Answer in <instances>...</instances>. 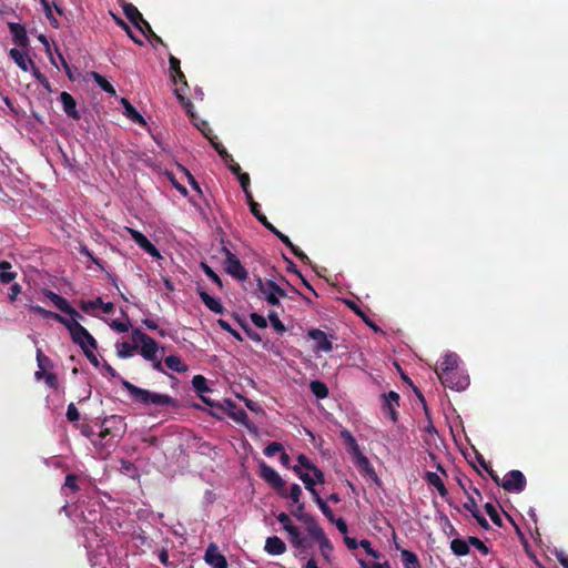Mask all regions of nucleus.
Listing matches in <instances>:
<instances>
[{
	"label": "nucleus",
	"instance_id": "f257e3e1",
	"mask_svg": "<svg viewBox=\"0 0 568 568\" xmlns=\"http://www.w3.org/2000/svg\"><path fill=\"white\" fill-rule=\"evenodd\" d=\"M437 377L445 387L453 390H464L469 385V377L459 367V357L456 353H447L440 362L439 368L435 371Z\"/></svg>",
	"mask_w": 568,
	"mask_h": 568
},
{
	"label": "nucleus",
	"instance_id": "f03ea898",
	"mask_svg": "<svg viewBox=\"0 0 568 568\" xmlns=\"http://www.w3.org/2000/svg\"><path fill=\"white\" fill-rule=\"evenodd\" d=\"M175 95L179 99L182 106L184 108V110L186 111V113L192 119L194 125L211 141L212 146L215 149V151L219 153V155L222 158V160L225 162V164L229 166L232 173L237 175V178L240 176V174H243L241 172V166L234 162L232 155L225 150V148L221 143L213 141L211 136L212 130L209 128L207 122H197L195 114L193 112V104L189 99H186L182 94V89H175Z\"/></svg>",
	"mask_w": 568,
	"mask_h": 568
},
{
	"label": "nucleus",
	"instance_id": "7ed1b4c3",
	"mask_svg": "<svg viewBox=\"0 0 568 568\" xmlns=\"http://www.w3.org/2000/svg\"><path fill=\"white\" fill-rule=\"evenodd\" d=\"M121 384L123 388L128 392L131 400L142 404L144 406H154V407H176V399L166 394L151 392L145 388H141L135 386L121 378Z\"/></svg>",
	"mask_w": 568,
	"mask_h": 568
},
{
	"label": "nucleus",
	"instance_id": "20e7f679",
	"mask_svg": "<svg viewBox=\"0 0 568 568\" xmlns=\"http://www.w3.org/2000/svg\"><path fill=\"white\" fill-rule=\"evenodd\" d=\"M100 518V514L95 510H89L88 516H84L85 526L82 527L83 536L85 538V548L88 549L89 560L92 566L101 564L98 560V556H102L101 542L102 538L98 532L97 520Z\"/></svg>",
	"mask_w": 568,
	"mask_h": 568
},
{
	"label": "nucleus",
	"instance_id": "39448f33",
	"mask_svg": "<svg viewBox=\"0 0 568 568\" xmlns=\"http://www.w3.org/2000/svg\"><path fill=\"white\" fill-rule=\"evenodd\" d=\"M132 339L136 345L140 346V354L143 356V358L152 362L153 368L155 371L163 373L164 371L160 359V348L158 343L152 337L138 328L132 332Z\"/></svg>",
	"mask_w": 568,
	"mask_h": 568
},
{
	"label": "nucleus",
	"instance_id": "423d86ee",
	"mask_svg": "<svg viewBox=\"0 0 568 568\" xmlns=\"http://www.w3.org/2000/svg\"><path fill=\"white\" fill-rule=\"evenodd\" d=\"M80 316H70L65 328L69 331L73 343L78 344L82 351L88 348H97V341L88 332V329L79 323Z\"/></svg>",
	"mask_w": 568,
	"mask_h": 568
},
{
	"label": "nucleus",
	"instance_id": "0eeeda50",
	"mask_svg": "<svg viewBox=\"0 0 568 568\" xmlns=\"http://www.w3.org/2000/svg\"><path fill=\"white\" fill-rule=\"evenodd\" d=\"M258 297L265 300L270 305L278 306L280 298L286 297V293L274 281L267 280L263 282L258 278L257 283Z\"/></svg>",
	"mask_w": 568,
	"mask_h": 568
},
{
	"label": "nucleus",
	"instance_id": "6e6552de",
	"mask_svg": "<svg viewBox=\"0 0 568 568\" xmlns=\"http://www.w3.org/2000/svg\"><path fill=\"white\" fill-rule=\"evenodd\" d=\"M221 252L224 254V271L231 275L232 277L236 278L240 282H244L247 278V272L242 265L241 261L237 258V256L232 253L226 246H223L221 248Z\"/></svg>",
	"mask_w": 568,
	"mask_h": 568
},
{
	"label": "nucleus",
	"instance_id": "1a4fd4ad",
	"mask_svg": "<svg viewBox=\"0 0 568 568\" xmlns=\"http://www.w3.org/2000/svg\"><path fill=\"white\" fill-rule=\"evenodd\" d=\"M278 523L282 524L283 528L290 536V542L296 549H305L308 547L307 539L302 536L300 529L292 524L290 516L285 513H281L277 516Z\"/></svg>",
	"mask_w": 568,
	"mask_h": 568
},
{
	"label": "nucleus",
	"instance_id": "9d476101",
	"mask_svg": "<svg viewBox=\"0 0 568 568\" xmlns=\"http://www.w3.org/2000/svg\"><path fill=\"white\" fill-rule=\"evenodd\" d=\"M526 484V478L520 470H510L505 475L501 486L509 493H521Z\"/></svg>",
	"mask_w": 568,
	"mask_h": 568
},
{
	"label": "nucleus",
	"instance_id": "9b49d317",
	"mask_svg": "<svg viewBox=\"0 0 568 568\" xmlns=\"http://www.w3.org/2000/svg\"><path fill=\"white\" fill-rule=\"evenodd\" d=\"M307 336L315 342L314 352H332L333 343L328 338L327 334L318 328H312L307 332Z\"/></svg>",
	"mask_w": 568,
	"mask_h": 568
},
{
	"label": "nucleus",
	"instance_id": "f8f14e48",
	"mask_svg": "<svg viewBox=\"0 0 568 568\" xmlns=\"http://www.w3.org/2000/svg\"><path fill=\"white\" fill-rule=\"evenodd\" d=\"M42 294L48 300H50L58 310H60L64 314H67L69 316H80L79 312L74 307H72L65 298L58 295L53 291L44 288L42 291Z\"/></svg>",
	"mask_w": 568,
	"mask_h": 568
},
{
	"label": "nucleus",
	"instance_id": "ddd939ff",
	"mask_svg": "<svg viewBox=\"0 0 568 568\" xmlns=\"http://www.w3.org/2000/svg\"><path fill=\"white\" fill-rule=\"evenodd\" d=\"M132 240L146 253H149L153 257H160V253L158 248L148 240L145 235H143L141 232L128 229Z\"/></svg>",
	"mask_w": 568,
	"mask_h": 568
},
{
	"label": "nucleus",
	"instance_id": "4468645a",
	"mask_svg": "<svg viewBox=\"0 0 568 568\" xmlns=\"http://www.w3.org/2000/svg\"><path fill=\"white\" fill-rule=\"evenodd\" d=\"M205 561L212 567V568H227V561L225 557L220 554L217 550V547L213 544H211L206 551H205Z\"/></svg>",
	"mask_w": 568,
	"mask_h": 568
},
{
	"label": "nucleus",
	"instance_id": "2eb2a0df",
	"mask_svg": "<svg viewBox=\"0 0 568 568\" xmlns=\"http://www.w3.org/2000/svg\"><path fill=\"white\" fill-rule=\"evenodd\" d=\"M261 467V476L262 478L267 481L270 485H272L276 489H281L284 487V480L278 475V473L272 468L271 466L266 465L265 463H262L260 465Z\"/></svg>",
	"mask_w": 568,
	"mask_h": 568
},
{
	"label": "nucleus",
	"instance_id": "dca6fc26",
	"mask_svg": "<svg viewBox=\"0 0 568 568\" xmlns=\"http://www.w3.org/2000/svg\"><path fill=\"white\" fill-rule=\"evenodd\" d=\"M353 457V462L355 464V466L358 468V470L364 474L365 476L374 479V480H377V476H376V473L371 464V462L368 460V458L366 456H364L362 454V452H357L356 454L352 455Z\"/></svg>",
	"mask_w": 568,
	"mask_h": 568
},
{
	"label": "nucleus",
	"instance_id": "f3484780",
	"mask_svg": "<svg viewBox=\"0 0 568 568\" xmlns=\"http://www.w3.org/2000/svg\"><path fill=\"white\" fill-rule=\"evenodd\" d=\"M225 405L227 406V414L233 420L251 428L248 416L243 408H237L232 400H225Z\"/></svg>",
	"mask_w": 568,
	"mask_h": 568
},
{
	"label": "nucleus",
	"instance_id": "a211bd4d",
	"mask_svg": "<svg viewBox=\"0 0 568 568\" xmlns=\"http://www.w3.org/2000/svg\"><path fill=\"white\" fill-rule=\"evenodd\" d=\"M301 521L305 525L306 531L314 540L317 541L325 536L324 530L318 526L312 516L303 515L301 516Z\"/></svg>",
	"mask_w": 568,
	"mask_h": 568
},
{
	"label": "nucleus",
	"instance_id": "6ab92c4d",
	"mask_svg": "<svg viewBox=\"0 0 568 568\" xmlns=\"http://www.w3.org/2000/svg\"><path fill=\"white\" fill-rule=\"evenodd\" d=\"M60 101L62 103L63 111L67 113L69 118L73 120L80 119V114L77 110V102L70 93L61 92Z\"/></svg>",
	"mask_w": 568,
	"mask_h": 568
},
{
	"label": "nucleus",
	"instance_id": "aec40b11",
	"mask_svg": "<svg viewBox=\"0 0 568 568\" xmlns=\"http://www.w3.org/2000/svg\"><path fill=\"white\" fill-rule=\"evenodd\" d=\"M264 549L270 555L278 556L286 551V545L277 536H272L266 538Z\"/></svg>",
	"mask_w": 568,
	"mask_h": 568
},
{
	"label": "nucleus",
	"instance_id": "412c9836",
	"mask_svg": "<svg viewBox=\"0 0 568 568\" xmlns=\"http://www.w3.org/2000/svg\"><path fill=\"white\" fill-rule=\"evenodd\" d=\"M80 307L83 312H91L98 307H101L102 312L104 314H109L113 311V304L108 302V303H104L100 297L93 300V301H82L80 303Z\"/></svg>",
	"mask_w": 568,
	"mask_h": 568
},
{
	"label": "nucleus",
	"instance_id": "4be33fe9",
	"mask_svg": "<svg viewBox=\"0 0 568 568\" xmlns=\"http://www.w3.org/2000/svg\"><path fill=\"white\" fill-rule=\"evenodd\" d=\"M9 55L22 71H28L30 67H33V62L29 55L19 49H11Z\"/></svg>",
	"mask_w": 568,
	"mask_h": 568
},
{
	"label": "nucleus",
	"instance_id": "5701e85b",
	"mask_svg": "<svg viewBox=\"0 0 568 568\" xmlns=\"http://www.w3.org/2000/svg\"><path fill=\"white\" fill-rule=\"evenodd\" d=\"M297 465L300 466L301 470L303 468L312 471L313 476L318 480V483H324V474L322 470H320L316 466H314L310 459L305 455H300L297 457Z\"/></svg>",
	"mask_w": 568,
	"mask_h": 568
},
{
	"label": "nucleus",
	"instance_id": "b1692460",
	"mask_svg": "<svg viewBox=\"0 0 568 568\" xmlns=\"http://www.w3.org/2000/svg\"><path fill=\"white\" fill-rule=\"evenodd\" d=\"M200 298L201 301L204 303V305L212 312L216 313V314H222L223 311H224V307L223 305L221 304V302L211 296L209 293L204 292V291H201L200 293Z\"/></svg>",
	"mask_w": 568,
	"mask_h": 568
},
{
	"label": "nucleus",
	"instance_id": "393cba45",
	"mask_svg": "<svg viewBox=\"0 0 568 568\" xmlns=\"http://www.w3.org/2000/svg\"><path fill=\"white\" fill-rule=\"evenodd\" d=\"M9 30L13 37L16 43L20 45H26L28 42V36L23 26L19 23L11 22L9 23Z\"/></svg>",
	"mask_w": 568,
	"mask_h": 568
},
{
	"label": "nucleus",
	"instance_id": "a878e982",
	"mask_svg": "<svg viewBox=\"0 0 568 568\" xmlns=\"http://www.w3.org/2000/svg\"><path fill=\"white\" fill-rule=\"evenodd\" d=\"M123 12L135 28H140V22L143 21V17L135 6L132 3L124 4Z\"/></svg>",
	"mask_w": 568,
	"mask_h": 568
},
{
	"label": "nucleus",
	"instance_id": "bb28decb",
	"mask_svg": "<svg viewBox=\"0 0 568 568\" xmlns=\"http://www.w3.org/2000/svg\"><path fill=\"white\" fill-rule=\"evenodd\" d=\"M425 479L429 485L434 486L437 489L442 497H445L447 495V489L438 474L427 471L425 474Z\"/></svg>",
	"mask_w": 568,
	"mask_h": 568
},
{
	"label": "nucleus",
	"instance_id": "cd10ccee",
	"mask_svg": "<svg viewBox=\"0 0 568 568\" xmlns=\"http://www.w3.org/2000/svg\"><path fill=\"white\" fill-rule=\"evenodd\" d=\"M122 105L124 108V114L133 122L144 124L143 116L135 110V108L126 100L122 99Z\"/></svg>",
	"mask_w": 568,
	"mask_h": 568
},
{
	"label": "nucleus",
	"instance_id": "c85d7f7f",
	"mask_svg": "<svg viewBox=\"0 0 568 568\" xmlns=\"http://www.w3.org/2000/svg\"><path fill=\"white\" fill-rule=\"evenodd\" d=\"M169 62H170V70L172 71V73H174L173 81L175 82L176 80H179L183 83V85L186 87L187 82H186L184 73L181 71L180 60L178 58H175L174 55H170Z\"/></svg>",
	"mask_w": 568,
	"mask_h": 568
},
{
	"label": "nucleus",
	"instance_id": "c756f323",
	"mask_svg": "<svg viewBox=\"0 0 568 568\" xmlns=\"http://www.w3.org/2000/svg\"><path fill=\"white\" fill-rule=\"evenodd\" d=\"M278 240L284 244L286 245L287 247L291 248V251L293 252V254L298 257L302 262L304 263H311L308 256L300 248L297 247L296 245H294L291 240L288 239V236H286L285 234H282Z\"/></svg>",
	"mask_w": 568,
	"mask_h": 568
},
{
	"label": "nucleus",
	"instance_id": "7c9ffc66",
	"mask_svg": "<svg viewBox=\"0 0 568 568\" xmlns=\"http://www.w3.org/2000/svg\"><path fill=\"white\" fill-rule=\"evenodd\" d=\"M165 365L173 372L185 373L189 367L185 365L179 356L170 355L165 359Z\"/></svg>",
	"mask_w": 568,
	"mask_h": 568
},
{
	"label": "nucleus",
	"instance_id": "2f4dec72",
	"mask_svg": "<svg viewBox=\"0 0 568 568\" xmlns=\"http://www.w3.org/2000/svg\"><path fill=\"white\" fill-rule=\"evenodd\" d=\"M293 470L298 475L301 480L304 483L305 488L310 493H315V481H318L315 477L313 478L308 473L301 470L300 466H294Z\"/></svg>",
	"mask_w": 568,
	"mask_h": 568
},
{
	"label": "nucleus",
	"instance_id": "473e14b6",
	"mask_svg": "<svg viewBox=\"0 0 568 568\" xmlns=\"http://www.w3.org/2000/svg\"><path fill=\"white\" fill-rule=\"evenodd\" d=\"M10 270H11V264L9 262H7V261L0 262V281L4 284L12 282L17 276V273L11 272Z\"/></svg>",
	"mask_w": 568,
	"mask_h": 568
},
{
	"label": "nucleus",
	"instance_id": "72a5a7b5",
	"mask_svg": "<svg viewBox=\"0 0 568 568\" xmlns=\"http://www.w3.org/2000/svg\"><path fill=\"white\" fill-rule=\"evenodd\" d=\"M450 548L456 556H465L469 552V542L463 539H454Z\"/></svg>",
	"mask_w": 568,
	"mask_h": 568
},
{
	"label": "nucleus",
	"instance_id": "f704fd0d",
	"mask_svg": "<svg viewBox=\"0 0 568 568\" xmlns=\"http://www.w3.org/2000/svg\"><path fill=\"white\" fill-rule=\"evenodd\" d=\"M310 388L312 393L320 399H323L328 395L327 386L321 381H312L310 384Z\"/></svg>",
	"mask_w": 568,
	"mask_h": 568
},
{
	"label": "nucleus",
	"instance_id": "c9c22d12",
	"mask_svg": "<svg viewBox=\"0 0 568 568\" xmlns=\"http://www.w3.org/2000/svg\"><path fill=\"white\" fill-rule=\"evenodd\" d=\"M91 77L93 78L94 82L106 93L115 94V90L111 83L108 82V80L101 75L98 72H92Z\"/></svg>",
	"mask_w": 568,
	"mask_h": 568
},
{
	"label": "nucleus",
	"instance_id": "e433bc0d",
	"mask_svg": "<svg viewBox=\"0 0 568 568\" xmlns=\"http://www.w3.org/2000/svg\"><path fill=\"white\" fill-rule=\"evenodd\" d=\"M192 386L194 388V390L199 394V395H202V394H205L207 392H210V387L207 386V381L204 376L202 375H195L192 379Z\"/></svg>",
	"mask_w": 568,
	"mask_h": 568
},
{
	"label": "nucleus",
	"instance_id": "4c0bfd02",
	"mask_svg": "<svg viewBox=\"0 0 568 568\" xmlns=\"http://www.w3.org/2000/svg\"><path fill=\"white\" fill-rule=\"evenodd\" d=\"M317 542H318L322 556L325 558V560L329 561L332 552H333L332 542L329 541V539L326 536L322 537L320 540H317Z\"/></svg>",
	"mask_w": 568,
	"mask_h": 568
},
{
	"label": "nucleus",
	"instance_id": "58836bf2",
	"mask_svg": "<svg viewBox=\"0 0 568 568\" xmlns=\"http://www.w3.org/2000/svg\"><path fill=\"white\" fill-rule=\"evenodd\" d=\"M402 558L405 568H418V559L414 552L402 550Z\"/></svg>",
	"mask_w": 568,
	"mask_h": 568
},
{
	"label": "nucleus",
	"instance_id": "ea45409f",
	"mask_svg": "<svg viewBox=\"0 0 568 568\" xmlns=\"http://www.w3.org/2000/svg\"><path fill=\"white\" fill-rule=\"evenodd\" d=\"M133 349H134V347L128 342H122V343L116 344V353H118V356L121 358L131 357L133 354Z\"/></svg>",
	"mask_w": 568,
	"mask_h": 568
},
{
	"label": "nucleus",
	"instance_id": "a19ab883",
	"mask_svg": "<svg viewBox=\"0 0 568 568\" xmlns=\"http://www.w3.org/2000/svg\"><path fill=\"white\" fill-rule=\"evenodd\" d=\"M342 436L343 438L345 439L346 444H347V449H348V453L351 455H354L356 454L357 452H359V446L357 445L355 438L352 436L351 433L348 432H343L342 433Z\"/></svg>",
	"mask_w": 568,
	"mask_h": 568
},
{
	"label": "nucleus",
	"instance_id": "79ce46f5",
	"mask_svg": "<svg viewBox=\"0 0 568 568\" xmlns=\"http://www.w3.org/2000/svg\"><path fill=\"white\" fill-rule=\"evenodd\" d=\"M268 320L271 322V325L272 327L278 333V334H283L286 328L284 326V324L281 322V320L278 318L277 314L274 312V311H271L268 313Z\"/></svg>",
	"mask_w": 568,
	"mask_h": 568
},
{
	"label": "nucleus",
	"instance_id": "37998d69",
	"mask_svg": "<svg viewBox=\"0 0 568 568\" xmlns=\"http://www.w3.org/2000/svg\"><path fill=\"white\" fill-rule=\"evenodd\" d=\"M201 268L213 283H215L219 287H222V281L220 276L207 264L201 263Z\"/></svg>",
	"mask_w": 568,
	"mask_h": 568
},
{
	"label": "nucleus",
	"instance_id": "c03bdc74",
	"mask_svg": "<svg viewBox=\"0 0 568 568\" xmlns=\"http://www.w3.org/2000/svg\"><path fill=\"white\" fill-rule=\"evenodd\" d=\"M41 2H42V6H43V10H44L45 17L50 21L51 26L53 28H55V29L59 28V22H58L57 18L52 13V9H51L50 3L47 0H41Z\"/></svg>",
	"mask_w": 568,
	"mask_h": 568
},
{
	"label": "nucleus",
	"instance_id": "a18cd8bd",
	"mask_svg": "<svg viewBox=\"0 0 568 568\" xmlns=\"http://www.w3.org/2000/svg\"><path fill=\"white\" fill-rule=\"evenodd\" d=\"M485 510L494 524H496L497 526H501V518L493 504L487 503L485 505Z\"/></svg>",
	"mask_w": 568,
	"mask_h": 568
},
{
	"label": "nucleus",
	"instance_id": "49530a36",
	"mask_svg": "<svg viewBox=\"0 0 568 568\" xmlns=\"http://www.w3.org/2000/svg\"><path fill=\"white\" fill-rule=\"evenodd\" d=\"M283 452V446L277 443V442H272L270 443L265 448H264V454L267 456V457H273L275 456V454L277 453H282Z\"/></svg>",
	"mask_w": 568,
	"mask_h": 568
},
{
	"label": "nucleus",
	"instance_id": "de8ad7c7",
	"mask_svg": "<svg viewBox=\"0 0 568 568\" xmlns=\"http://www.w3.org/2000/svg\"><path fill=\"white\" fill-rule=\"evenodd\" d=\"M145 37H153L156 41H161V39L152 31L151 26L148 21L143 19V21L140 22V28H136Z\"/></svg>",
	"mask_w": 568,
	"mask_h": 568
},
{
	"label": "nucleus",
	"instance_id": "09e8293b",
	"mask_svg": "<svg viewBox=\"0 0 568 568\" xmlns=\"http://www.w3.org/2000/svg\"><path fill=\"white\" fill-rule=\"evenodd\" d=\"M301 495L302 488L300 487V485L293 484L290 488V494L285 495V497L291 498L294 504H298Z\"/></svg>",
	"mask_w": 568,
	"mask_h": 568
},
{
	"label": "nucleus",
	"instance_id": "8fccbe9b",
	"mask_svg": "<svg viewBox=\"0 0 568 568\" xmlns=\"http://www.w3.org/2000/svg\"><path fill=\"white\" fill-rule=\"evenodd\" d=\"M110 326L112 327V329H114L118 333H125L130 329L131 324L129 321H126V322L112 321L110 323Z\"/></svg>",
	"mask_w": 568,
	"mask_h": 568
},
{
	"label": "nucleus",
	"instance_id": "3c124183",
	"mask_svg": "<svg viewBox=\"0 0 568 568\" xmlns=\"http://www.w3.org/2000/svg\"><path fill=\"white\" fill-rule=\"evenodd\" d=\"M468 542H469V545L477 548L483 555H487L489 552V549L487 548V546L477 537H469Z\"/></svg>",
	"mask_w": 568,
	"mask_h": 568
},
{
	"label": "nucleus",
	"instance_id": "603ef678",
	"mask_svg": "<svg viewBox=\"0 0 568 568\" xmlns=\"http://www.w3.org/2000/svg\"><path fill=\"white\" fill-rule=\"evenodd\" d=\"M359 546L366 551L367 555L372 556L375 559L381 558V554L376 550H374L371 546V542L366 539H363L359 541Z\"/></svg>",
	"mask_w": 568,
	"mask_h": 568
},
{
	"label": "nucleus",
	"instance_id": "864d4df0",
	"mask_svg": "<svg viewBox=\"0 0 568 568\" xmlns=\"http://www.w3.org/2000/svg\"><path fill=\"white\" fill-rule=\"evenodd\" d=\"M43 317L52 318V320L61 323L63 326H67L68 322L70 321V318H67L58 313H54V312L48 311V310H45Z\"/></svg>",
	"mask_w": 568,
	"mask_h": 568
},
{
	"label": "nucleus",
	"instance_id": "5fc2aeb1",
	"mask_svg": "<svg viewBox=\"0 0 568 568\" xmlns=\"http://www.w3.org/2000/svg\"><path fill=\"white\" fill-rule=\"evenodd\" d=\"M250 318L258 328H265L267 326L266 318L257 313H251Z\"/></svg>",
	"mask_w": 568,
	"mask_h": 568
},
{
	"label": "nucleus",
	"instance_id": "6e6d98bb",
	"mask_svg": "<svg viewBox=\"0 0 568 568\" xmlns=\"http://www.w3.org/2000/svg\"><path fill=\"white\" fill-rule=\"evenodd\" d=\"M67 418L69 422H77L80 418V413L73 403L68 405Z\"/></svg>",
	"mask_w": 568,
	"mask_h": 568
},
{
	"label": "nucleus",
	"instance_id": "4d7b16f0",
	"mask_svg": "<svg viewBox=\"0 0 568 568\" xmlns=\"http://www.w3.org/2000/svg\"><path fill=\"white\" fill-rule=\"evenodd\" d=\"M386 406H398L399 395L393 390L384 395Z\"/></svg>",
	"mask_w": 568,
	"mask_h": 568
},
{
	"label": "nucleus",
	"instance_id": "13d9d810",
	"mask_svg": "<svg viewBox=\"0 0 568 568\" xmlns=\"http://www.w3.org/2000/svg\"><path fill=\"white\" fill-rule=\"evenodd\" d=\"M318 500L321 501L320 505H318V508L321 509V511L325 515V517L329 521H333L334 520V515H333L332 509L327 506V504L323 499H318Z\"/></svg>",
	"mask_w": 568,
	"mask_h": 568
},
{
	"label": "nucleus",
	"instance_id": "bf43d9fd",
	"mask_svg": "<svg viewBox=\"0 0 568 568\" xmlns=\"http://www.w3.org/2000/svg\"><path fill=\"white\" fill-rule=\"evenodd\" d=\"M554 554H555L556 558L558 559V561L561 564V566L564 568H568V556L565 554V551L560 550V549H556Z\"/></svg>",
	"mask_w": 568,
	"mask_h": 568
},
{
	"label": "nucleus",
	"instance_id": "052dcab7",
	"mask_svg": "<svg viewBox=\"0 0 568 568\" xmlns=\"http://www.w3.org/2000/svg\"><path fill=\"white\" fill-rule=\"evenodd\" d=\"M21 293V286L18 284V283H14L10 290H9V294H8V297L11 302L16 301L18 295Z\"/></svg>",
	"mask_w": 568,
	"mask_h": 568
},
{
	"label": "nucleus",
	"instance_id": "680f3d73",
	"mask_svg": "<svg viewBox=\"0 0 568 568\" xmlns=\"http://www.w3.org/2000/svg\"><path fill=\"white\" fill-rule=\"evenodd\" d=\"M287 271L298 275L302 278L303 284L306 287L312 288L311 285L306 282V280L302 277V274L297 271L296 265L292 261H287Z\"/></svg>",
	"mask_w": 568,
	"mask_h": 568
},
{
	"label": "nucleus",
	"instance_id": "e2e57ef3",
	"mask_svg": "<svg viewBox=\"0 0 568 568\" xmlns=\"http://www.w3.org/2000/svg\"><path fill=\"white\" fill-rule=\"evenodd\" d=\"M473 517L477 520V523L480 525L481 528L484 529H488L489 528V524L488 521L486 520V518L478 511H476Z\"/></svg>",
	"mask_w": 568,
	"mask_h": 568
},
{
	"label": "nucleus",
	"instance_id": "0e129e2a",
	"mask_svg": "<svg viewBox=\"0 0 568 568\" xmlns=\"http://www.w3.org/2000/svg\"><path fill=\"white\" fill-rule=\"evenodd\" d=\"M464 507L474 515L476 511H478L477 504L473 497H469L468 500L465 503Z\"/></svg>",
	"mask_w": 568,
	"mask_h": 568
},
{
	"label": "nucleus",
	"instance_id": "69168bd1",
	"mask_svg": "<svg viewBox=\"0 0 568 568\" xmlns=\"http://www.w3.org/2000/svg\"><path fill=\"white\" fill-rule=\"evenodd\" d=\"M239 181L241 183L243 192L250 190V176L247 173L240 174Z\"/></svg>",
	"mask_w": 568,
	"mask_h": 568
},
{
	"label": "nucleus",
	"instance_id": "338daca9",
	"mask_svg": "<svg viewBox=\"0 0 568 568\" xmlns=\"http://www.w3.org/2000/svg\"><path fill=\"white\" fill-rule=\"evenodd\" d=\"M336 525V528L342 532V534H346L347 532V524L345 523V520L343 518H337L332 521Z\"/></svg>",
	"mask_w": 568,
	"mask_h": 568
},
{
	"label": "nucleus",
	"instance_id": "774afa93",
	"mask_svg": "<svg viewBox=\"0 0 568 568\" xmlns=\"http://www.w3.org/2000/svg\"><path fill=\"white\" fill-rule=\"evenodd\" d=\"M93 349L94 348H88V349H84L83 353L85 354V356L88 357V359L94 365V366H98L99 365V361L97 358V356L94 355L93 353Z\"/></svg>",
	"mask_w": 568,
	"mask_h": 568
}]
</instances>
